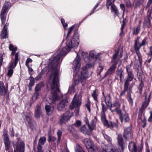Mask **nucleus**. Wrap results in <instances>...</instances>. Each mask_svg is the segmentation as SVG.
Wrapping results in <instances>:
<instances>
[{
	"label": "nucleus",
	"mask_w": 152,
	"mask_h": 152,
	"mask_svg": "<svg viewBox=\"0 0 152 152\" xmlns=\"http://www.w3.org/2000/svg\"><path fill=\"white\" fill-rule=\"evenodd\" d=\"M84 143L88 152H95L97 150V147L91 140L86 138L84 140Z\"/></svg>",
	"instance_id": "nucleus-4"
},
{
	"label": "nucleus",
	"mask_w": 152,
	"mask_h": 152,
	"mask_svg": "<svg viewBox=\"0 0 152 152\" xmlns=\"http://www.w3.org/2000/svg\"><path fill=\"white\" fill-rule=\"evenodd\" d=\"M150 116L148 118V121L149 122H151L152 121V111L150 112Z\"/></svg>",
	"instance_id": "nucleus-58"
},
{
	"label": "nucleus",
	"mask_w": 152,
	"mask_h": 152,
	"mask_svg": "<svg viewBox=\"0 0 152 152\" xmlns=\"http://www.w3.org/2000/svg\"><path fill=\"white\" fill-rule=\"evenodd\" d=\"M128 148L129 150L132 152H139V150H137L136 145L134 142H130L129 144Z\"/></svg>",
	"instance_id": "nucleus-19"
},
{
	"label": "nucleus",
	"mask_w": 152,
	"mask_h": 152,
	"mask_svg": "<svg viewBox=\"0 0 152 152\" xmlns=\"http://www.w3.org/2000/svg\"><path fill=\"white\" fill-rule=\"evenodd\" d=\"M46 69L45 68L43 69L41 72L39 73L38 76L36 77V80H38L41 78L42 76V75L46 71Z\"/></svg>",
	"instance_id": "nucleus-33"
},
{
	"label": "nucleus",
	"mask_w": 152,
	"mask_h": 152,
	"mask_svg": "<svg viewBox=\"0 0 152 152\" xmlns=\"http://www.w3.org/2000/svg\"><path fill=\"white\" fill-rule=\"evenodd\" d=\"M110 105L111 106L112 108H115L113 110H111V109H110L112 112L115 111L117 113H121L122 110H121L119 109L121 106V104L118 101H115L112 104H111Z\"/></svg>",
	"instance_id": "nucleus-15"
},
{
	"label": "nucleus",
	"mask_w": 152,
	"mask_h": 152,
	"mask_svg": "<svg viewBox=\"0 0 152 152\" xmlns=\"http://www.w3.org/2000/svg\"><path fill=\"white\" fill-rule=\"evenodd\" d=\"M80 132H85L86 130V128L85 125L83 126L80 128Z\"/></svg>",
	"instance_id": "nucleus-55"
},
{
	"label": "nucleus",
	"mask_w": 152,
	"mask_h": 152,
	"mask_svg": "<svg viewBox=\"0 0 152 152\" xmlns=\"http://www.w3.org/2000/svg\"><path fill=\"white\" fill-rule=\"evenodd\" d=\"M46 111L48 115L50 114L51 111L53 110V108L49 105H46L45 107Z\"/></svg>",
	"instance_id": "nucleus-32"
},
{
	"label": "nucleus",
	"mask_w": 152,
	"mask_h": 152,
	"mask_svg": "<svg viewBox=\"0 0 152 152\" xmlns=\"http://www.w3.org/2000/svg\"><path fill=\"white\" fill-rule=\"evenodd\" d=\"M97 96L98 95L96 93V91H93V92L92 94V96L94 100L96 101H97Z\"/></svg>",
	"instance_id": "nucleus-40"
},
{
	"label": "nucleus",
	"mask_w": 152,
	"mask_h": 152,
	"mask_svg": "<svg viewBox=\"0 0 152 152\" xmlns=\"http://www.w3.org/2000/svg\"><path fill=\"white\" fill-rule=\"evenodd\" d=\"M115 0H107L106 6L107 8L109 9V6H110L112 12H114L115 15H118V12L117 8L114 4Z\"/></svg>",
	"instance_id": "nucleus-12"
},
{
	"label": "nucleus",
	"mask_w": 152,
	"mask_h": 152,
	"mask_svg": "<svg viewBox=\"0 0 152 152\" xmlns=\"http://www.w3.org/2000/svg\"><path fill=\"white\" fill-rule=\"evenodd\" d=\"M101 120L104 125L110 127L111 129H113L115 131L117 130L118 128V124L117 123H113L112 122H108L106 119V117L104 112H101Z\"/></svg>",
	"instance_id": "nucleus-3"
},
{
	"label": "nucleus",
	"mask_w": 152,
	"mask_h": 152,
	"mask_svg": "<svg viewBox=\"0 0 152 152\" xmlns=\"http://www.w3.org/2000/svg\"><path fill=\"white\" fill-rule=\"evenodd\" d=\"M94 66L93 64H87L85 66H84L82 69V71L81 72L80 77H82L84 80L88 77V73L86 71L87 68H91Z\"/></svg>",
	"instance_id": "nucleus-11"
},
{
	"label": "nucleus",
	"mask_w": 152,
	"mask_h": 152,
	"mask_svg": "<svg viewBox=\"0 0 152 152\" xmlns=\"http://www.w3.org/2000/svg\"><path fill=\"white\" fill-rule=\"evenodd\" d=\"M68 101L67 98H65L59 102L57 105V109L59 111H63L66 106L68 105Z\"/></svg>",
	"instance_id": "nucleus-13"
},
{
	"label": "nucleus",
	"mask_w": 152,
	"mask_h": 152,
	"mask_svg": "<svg viewBox=\"0 0 152 152\" xmlns=\"http://www.w3.org/2000/svg\"><path fill=\"white\" fill-rule=\"evenodd\" d=\"M104 100L106 105L107 106H110V105L111 104L110 96L109 95L107 94L104 96Z\"/></svg>",
	"instance_id": "nucleus-26"
},
{
	"label": "nucleus",
	"mask_w": 152,
	"mask_h": 152,
	"mask_svg": "<svg viewBox=\"0 0 152 152\" xmlns=\"http://www.w3.org/2000/svg\"><path fill=\"white\" fill-rule=\"evenodd\" d=\"M137 56L138 57V60L140 62V64L141 65L142 63V56L140 51H137L136 52Z\"/></svg>",
	"instance_id": "nucleus-35"
},
{
	"label": "nucleus",
	"mask_w": 152,
	"mask_h": 152,
	"mask_svg": "<svg viewBox=\"0 0 152 152\" xmlns=\"http://www.w3.org/2000/svg\"><path fill=\"white\" fill-rule=\"evenodd\" d=\"M17 142H13V145L14 150L18 151L19 152H24L25 150V144L19 138H17Z\"/></svg>",
	"instance_id": "nucleus-5"
},
{
	"label": "nucleus",
	"mask_w": 152,
	"mask_h": 152,
	"mask_svg": "<svg viewBox=\"0 0 152 152\" xmlns=\"http://www.w3.org/2000/svg\"><path fill=\"white\" fill-rule=\"evenodd\" d=\"M141 47H140V45L139 44V46L137 45L136 46H134V49L136 51V52L137 51H139V50Z\"/></svg>",
	"instance_id": "nucleus-59"
},
{
	"label": "nucleus",
	"mask_w": 152,
	"mask_h": 152,
	"mask_svg": "<svg viewBox=\"0 0 152 152\" xmlns=\"http://www.w3.org/2000/svg\"><path fill=\"white\" fill-rule=\"evenodd\" d=\"M151 19H148L146 18L145 19V21L143 23V26H147L149 27L150 26V20Z\"/></svg>",
	"instance_id": "nucleus-30"
},
{
	"label": "nucleus",
	"mask_w": 152,
	"mask_h": 152,
	"mask_svg": "<svg viewBox=\"0 0 152 152\" xmlns=\"http://www.w3.org/2000/svg\"><path fill=\"white\" fill-rule=\"evenodd\" d=\"M125 24V23L124 22V19L123 21V24H122L121 27V33L120 34V35H121L122 33H123V30L124 27V26Z\"/></svg>",
	"instance_id": "nucleus-49"
},
{
	"label": "nucleus",
	"mask_w": 152,
	"mask_h": 152,
	"mask_svg": "<svg viewBox=\"0 0 152 152\" xmlns=\"http://www.w3.org/2000/svg\"><path fill=\"white\" fill-rule=\"evenodd\" d=\"M7 10L3 7L2 10L1 12V15L2 14L3 15H5V12Z\"/></svg>",
	"instance_id": "nucleus-61"
},
{
	"label": "nucleus",
	"mask_w": 152,
	"mask_h": 152,
	"mask_svg": "<svg viewBox=\"0 0 152 152\" xmlns=\"http://www.w3.org/2000/svg\"><path fill=\"white\" fill-rule=\"evenodd\" d=\"M72 116V114L69 111H67L60 118L59 123L61 125L65 123L69 120Z\"/></svg>",
	"instance_id": "nucleus-14"
},
{
	"label": "nucleus",
	"mask_w": 152,
	"mask_h": 152,
	"mask_svg": "<svg viewBox=\"0 0 152 152\" xmlns=\"http://www.w3.org/2000/svg\"><path fill=\"white\" fill-rule=\"evenodd\" d=\"M81 124V121H77L75 122L74 123V125L75 126L79 127L80 126Z\"/></svg>",
	"instance_id": "nucleus-51"
},
{
	"label": "nucleus",
	"mask_w": 152,
	"mask_h": 152,
	"mask_svg": "<svg viewBox=\"0 0 152 152\" xmlns=\"http://www.w3.org/2000/svg\"><path fill=\"white\" fill-rule=\"evenodd\" d=\"M144 84L142 82L140 83L138 88V91H139V92L140 94H142V88Z\"/></svg>",
	"instance_id": "nucleus-37"
},
{
	"label": "nucleus",
	"mask_w": 152,
	"mask_h": 152,
	"mask_svg": "<svg viewBox=\"0 0 152 152\" xmlns=\"http://www.w3.org/2000/svg\"><path fill=\"white\" fill-rule=\"evenodd\" d=\"M76 152H83V150L82 148L79 145H77L75 148Z\"/></svg>",
	"instance_id": "nucleus-38"
},
{
	"label": "nucleus",
	"mask_w": 152,
	"mask_h": 152,
	"mask_svg": "<svg viewBox=\"0 0 152 152\" xmlns=\"http://www.w3.org/2000/svg\"><path fill=\"white\" fill-rule=\"evenodd\" d=\"M126 71L127 73H132V70L131 69V66L130 65H127L126 67Z\"/></svg>",
	"instance_id": "nucleus-42"
},
{
	"label": "nucleus",
	"mask_w": 152,
	"mask_h": 152,
	"mask_svg": "<svg viewBox=\"0 0 152 152\" xmlns=\"http://www.w3.org/2000/svg\"><path fill=\"white\" fill-rule=\"evenodd\" d=\"M151 95V93L150 92L149 94L148 98H147V94H145V101L143 102L142 107L140 109V110L142 111L143 109H145L148 105L150 102V98Z\"/></svg>",
	"instance_id": "nucleus-16"
},
{
	"label": "nucleus",
	"mask_w": 152,
	"mask_h": 152,
	"mask_svg": "<svg viewBox=\"0 0 152 152\" xmlns=\"http://www.w3.org/2000/svg\"><path fill=\"white\" fill-rule=\"evenodd\" d=\"M132 84L130 85V86L129 88V90L127 92V97L131 96V93L132 92Z\"/></svg>",
	"instance_id": "nucleus-44"
},
{
	"label": "nucleus",
	"mask_w": 152,
	"mask_h": 152,
	"mask_svg": "<svg viewBox=\"0 0 152 152\" xmlns=\"http://www.w3.org/2000/svg\"><path fill=\"white\" fill-rule=\"evenodd\" d=\"M102 152H107V147L105 145H103L102 146Z\"/></svg>",
	"instance_id": "nucleus-48"
},
{
	"label": "nucleus",
	"mask_w": 152,
	"mask_h": 152,
	"mask_svg": "<svg viewBox=\"0 0 152 152\" xmlns=\"http://www.w3.org/2000/svg\"><path fill=\"white\" fill-rule=\"evenodd\" d=\"M42 147L40 144L38 143L37 147L38 152H43L42 151Z\"/></svg>",
	"instance_id": "nucleus-52"
},
{
	"label": "nucleus",
	"mask_w": 152,
	"mask_h": 152,
	"mask_svg": "<svg viewBox=\"0 0 152 152\" xmlns=\"http://www.w3.org/2000/svg\"><path fill=\"white\" fill-rule=\"evenodd\" d=\"M152 3V0H148V2L146 6V8L149 7Z\"/></svg>",
	"instance_id": "nucleus-62"
},
{
	"label": "nucleus",
	"mask_w": 152,
	"mask_h": 152,
	"mask_svg": "<svg viewBox=\"0 0 152 152\" xmlns=\"http://www.w3.org/2000/svg\"><path fill=\"white\" fill-rule=\"evenodd\" d=\"M117 139L118 140V144L119 145V148L121 149L120 152H123L124 150V147L123 145V140L122 136L121 134H119L118 135Z\"/></svg>",
	"instance_id": "nucleus-17"
},
{
	"label": "nucleus",
	"mask_w": 152,
	"mask_h": 152,
	"mask_svg": "<svg viewBox=\"0 0 152 152\" xmlns=\"http://www.w3.org/2000/svg\"><path fill=\"white\" fill-rule=\"evenodd\" d=\"M44 86L43 82H41L37 84L35 88V92L32 97V99L35 102L37 99L39 95L38 91H40L41 88Z\"/></svg>",
	"instance_id": "nucleus-8"
},
{
	"label": "nucleus",
	"mask_w": 152,
	"mask_h": 152,
	"mask_svg": "<svg viewBox=\"0 0 152 152\" xmlns=\"http://www.w3.org/2000/svg\"><path fill=\"white\" fill-rule=\"evenodd\" d=\"M42 111L41 109V106L39 105H37L35 111V116L37 118H39L42 114Z\"/></svg>",
	"instance_id": "nucleus-22"
},
{
	"label": "nucleus",
	"mask_w": 152,
	"mask_h": 152,
	"mask_svg": "<svg viewBox=\"0 0 152 152\" xmlns=\"http://www.w3.org/2000/svg\"><path fill=\"white\" fill-rule=\"evenodd\" d=\"M80 58L78 56V54H77V56L73 61V63L72 68L75 73V75L74 74L73 75L74 80L68 90V91L70 93L74 92L75 86L79 82L82 83L84 80L83 79L82 77H80L79 75H78L77 73V72L78 71L80 66Z\"/></svg>",
	"instance_id": "nucleus-2"
},
{
	"label": "nucleus",
	"mask_w": 152,
	"mask_h": 152,
	"mask_svg": "<svg viewBox=\"0 0 152 152\" xmlns=\"http://www.w3.org/2000/svg\"><path fill=\"white\" fill-rule=\"evenodd\" d=\"M120 6L121 9L122 10L123 12H124L125 10V8L124 4H120Z\"/></svg>",
	"instance_id": "nucleus-57"
},
{
	"label": "nucleus",
	"mask_w": 152,
	"mask_h": 152,
	"mask_svg": "<svg viewBox=\"0 0 152 152\" xmlns=\"http://www.w3.org/2000/svg\"><path fill=\"white\" fill-rule=\"evenodd\" d=\"M30 83L29 84L28 87L29 88V91H30L32 89V87L34 85V79L31 76H30L29 78Z\"/></svg>",
	"instance_id": "nucleus-28"
},
{
	"label": "nucleus",
	"mask_w": 152,
	"mask_h": 152,
	"mask_svg": "<svg viewBox=\"0 0 152 152\" xmlns=\"http://www.w3.org/2000/svg\"><path fill=\"white\" fill-rule=\"evenodd\" d=\"M118 54V52H116L113 55L112 61L114 64L112 65L107 71L105 73L104 77L108 74H111L113 73L115 71L116 67L117 61L116 60V58Z\"/></svg>",
	"instance_id": "nucleus-6"
},
{
	"label": "nucleus",
	"mask_w": 152,
	"mask_h": 152,
	"mask_svg": "<svg viewBox=\"0 0 152 152\" xmlns=\"http://www.w3.org/2000/svg\"><path fill=\"white\" fill-rule=\"evenodd\" d=\"M10 2L7 1L6 2L4 3L3 7L7 10L9 7H10Z\"/></svg>",
	"instance_id": "nucleus-45"
},
{
	"label": "nucleus",
	"mask_w": 152,
	"mask_h": 152,
	"mask_svg": "<svg viewBox=\"0 0 152 152\" xmlns=\"http://www.w3.org/2000/svg\"><path fill=\"white\" fill-rule=\"evenodd\" d=\"M125 4L126 6L128 8H130L132 6V4L130 1L129 0H126Z\"/></svg>",
	"instance_id": "nucleus-41"
},
{
	"label": "nucleus",
	"mask_w": 152,
	"mask_h": 152,
	"mask_svg": "<svg viewBox=\"0 0 152 152\" xmlns=\"http://www.w3.org/2000/svg\"><path fill=\"white\" fill-rule=\"evenodd\" d=\"M100 54L99 53H96L94 50H92L90 52L89 56L92 58L96 60L99 58Z\"/></svg>",
	"instance_id": "nucleus-23"
},
{
	"label": "nucleus",
	"mask_w": 152,
	"mask_h": 152,
	"mask_svg": "<svg viewBox=\"0 0 152 152\" xmlns=\"http://www.w3.org/2000/svg\"><path fill=\"white\" fill-rule=\"evenodd\" d=\"M74 27L75 26L73 25L71 26L70 28H69V30L67 35V37H68L69 34L71 33L72 31L73 30Z\"/></svg>",
	"instance_id": "nucleus-50"
},
{
	"label": "nucleus",
	"mask_w": 152,
	"mask_h": 152,
	"mask_svg": "<svg viewBox=\"0 0 152 152\" xmlns=\"http://www.w3.org/2000/svg\"><path fill=\"white\" fill-rule=\"evenodd\" d=\"M78 34L77 32L75 34L72 41L67 39L66 42V46L63 48L60 51L58 50L57 54H55L53 58L50 62L48 65L49 70L52 72V73L50 77L47 85H49L53 90L52 92V97L51 99H58V95L57 92H59V72L58 69L59 65L60 60H62V57L64 56L67 53L68 50L72 48L77 46L79 43Z\"/></svg>",
	"instance_id": "nucleus-1"
},
{
	"label": "nucleus",
	"mask_w": 152,
	"mask_h": 152,
	"mask_svg": "<svg viewBox=\"0 0 152 152\" xmlns=\"http://www.w3.org/2000/svg\"><path fill=\"white\" fill-rule=\"evenodd\" d=\"M79 96H78L77 94H75L74 97L71 104L70 105V109L72 110L74 108H78L81 104Z\"/></svg>",
	"instance_id": "nucleus-7"
},
{
	"label": "nucleus",
	"mask_w": 152,
	"mask_h": 152,
	"mask_svg": "<svg viewBox=\"0 0 152 152\" xmlns=\"http://www.w3.org/2000/svg\"><path fill=\"white\" fill-rule=\"evenodd\" d=\"M134 78V75L132 73H128L124 85L129 86L130 82L132 81Z\"/></svg>",
	"instance_id": "nucleus-20"
},
{
	"label": "nucleus",
	"mask_w": 152,
	"mask_h": 152,
	"mask_svg": "<svg viewBox=\"0 0 152 152\" xmlns=\"http://www.w3.org/2000/svg\"><path fill=\"white\" fill-rule=\"evenodd\" d=\"M32 59L30 58H28L26 61L25 64L26 66L28 68H29V63H31L32 61Z\"/></svg>",
	"instance_id": "nucleus-46"
},
{
	"label": "nucleus",
	"mask_w": 152,
	"mask_h": 152,
	"mask_svg": "<svg viewBox=\"0 0 152 152\" xmlns=\"http://www.w3.org/2000/svg\"><path fill=\"white\" fill-rule=\"evenodd\" d=\"M152 9L151 8H149L148 9L147 11V15L146 18L148 19H151V15Z\"/></svg>",
	"instance_id": "nucleus-39"
},
{
	"label": "nucleus",
	"mask_w": 152,
	"mask_h": 152,
	"mask_svg": "<svg viewBox=\"0 0 152 152\" xmlns=\"http://www.w3.org/2000/svg\"><path fill=\"white\" fill-rule=\"evenodd\" d=\"M122 110L120 113H118L119 115V118L122 123L128 122L129 120L128 114L125 110V106L123 105L122 107Z\"/></svg>",
	"instance_id": "nucleus-10"
},
{
	"label": "nucleus",
	"mask_w": 152,
	"mask_h": 152,
	"mask_svg": "<svg viewBox=\"0 0 152 152\" xmlns=\"http://www.w3.org/2000/svg\"><path fill=\"white\" fill-rule=\"evenodd\" d=\"M117 75L120 77V80L121 83H123L124 78V73L121 70H118L116 71Z\"/></svg>",
	"instance_id": "nucleus-25"
},
{
	"label": "nucleus",
	"mask_w": 152,
	"mask_h": 152,
	"mask_svg": "<svg viewBox=\"0 0 152 152\" xmlns=\"http://www.w3.org/2000/svg\"><path fill=\"white\" fill-rule=\"evenodd\" d=\"M90 103H88L87 104H86V107L87 108L89 112L91 111V109L90 108Z\"/></svg>",
	"instance_id": "nucleus-63"
},
{
	"label": "nucleus",
	"mask_w": 152,
	"mask_h": 152,
	"mask_svg": "<svg viewBox=\"0 0 152 152\" xmlns=\"http://www.w3.org/2000/svg\"><path fill=\"white\" fill-rule=\"evenodd\" d=\"M46 140V139L45 137H43L40 138L39 140L38 143L40 144L43 145L44 144Z\"/></svg>",
	"instance_id": "nucleus-36"
},
{
	"label": "nucleus",
	"mask_w": 152,
	"mask_h": 152,
	"mask_svg": "<svg viewBox=\"0 0 152 152\" xmlns=\"http://www.w3.org/2000/svg\"><path fill=\"white\" fill-rule=\"evenodd\" d=\"M146 39L145 38L142 41L141 43H140V47H141L142 46L145 45L146 44Z\"/></svg>",
	"instance_id": "nucleus-53"
},
{
	"label": "nucleus",
	"mask_w": 152,
	"mask_h": 152,
	"mask_svg": "<svg viewBox=\"0 0 152 152\" xmlns=\"http://www.w3.org/2000/svg\"><path fill=\"white\" fill-rule=\"evenodd\" d=\"M132 132V130L131 126L128 127L124 130L125 133H130Z\"/></svg>",
	"instance_id": "nucleus-43"
},
{
	"label": "nucleus",
	"mask_w": 152,
	"mask_h": 152,
	"mask_svg": "<svg viewBox=\"0 0 152 152\" xmlns=\"http://www.w3.org/2000/svg\"><path fill=\"white\" fill-rule=\"evenodd\" d=\"M140 26H138L136 28H134L133 30V34L137 35L140 31Z\"/></svg>",
	"instance_id": "nucleus-34"
},
{
	"label": "nucleus",
	"mask_w": 152,
	"mask_h": 152,
	"mask_svg": "<svg viewBox=\"0 0 152 152\" xmlns=\"http://www.w3.org/2000/svg\"><path fill=\"white\" fill-rule=\"evenodd\" d=\"M13 73V70L12 69H9L8 70V75L11 77Z\"/></svg>",
	"instance_id": "nucleus-56"
},
{
	"label": "nucleus",
	"mask_w": 152,
	"mask_h": 152,
	"mask_svg": "<svg viewBox=\"0 0 152 152\" xmlns=\"http://www.w3.org/2000/svg\"><path fill=\"white\" fill-rule=\"evenodd\" d=\"M56 140V138L53 137L49 136L48 141H54Z\"/></svg>",
	"instance_id": "nucleus-54"
},
{
	"label": "nucleus",
	"mask_w": 152,
	"mask_h": 152,
	"mask_svg": "<svg viewBox=\"0 0 152 152\" xmlns=\"http://www.w3.org/2000/svg\"><path fill=\"white\" fill-rule=\"evenodd\" d=\"M22 116L24 119L26 124L30 127L32 126L33 125V122L30 114L24 112L22 113Z\"/></svg>",
	"instance_id": "nucleus-9"
},
{
	"label": "nucleus",
	"mask_w": 152,
	"mask_h": 152,
	"mask_svg": "<svg viewBox=\"0 0 152 152\" xmlns=\"http://www.w3.org/2000/svg\"><path fill=\"white\" fill-rule=\"evenodd\" d=\"M138 123L141 122V124H142V126L144 128L146 124V119L144 117L142 118V116L141 115H139L138 116Z\"/></svg>",
	"instance_id": "nucleus-24"
},
{
	"label": "nucleus",
	"mask_w": 152,
	"mask_h": 152,
	"mask_svg": "<svg viewBox=\"0 0 152 152\" xmlns=\"http://www.w3.org/2000/svg\"><path fill=\"white\" fill-rule=\"evenodd\" d=\"M4 142L5 145V149L8 150L10 146V142L9 141V137L7 134H3Z\"/></svg>",
	"instance_id": "nucleus-18"
},
{
	"label": "nucleus",
	"mask_w": 152,
	"mask_h": 152,
	"mask_svg": "<svg viewBox=\"0 0 152 152\" xmlns=\"http://www.w3.org/2000/svg\"><path fill=\"white\" fill-rule=\"evenodd\" d=\"M110 152H118V151L115 148H111Z\"/></svg>",
	"instance_id": "nucleus-64"
},
{
	"label": "nucleus",
	"mask_w": 152,
	"mask_h": 152,
	"mask_svg": "<svg viewBox=\"0 0 152 152\" xmlns=\"http://www.w3.org/2000/svg\"><path fill=\"white\" fill-rule=\"evenodd\" d=\"M97 120L96 117H95L94 118L91 120L90 124L88 121V128L90 131H91L94 129L95 127L96 126Z\"/></svg>",
	"instance_id": "nucleus-21"
},
{
	"label": "nucleus",
	"mask_w": 152,
	"mask_h": 152,
	"mask_svg": "<svg viewBox=\"0 0 152 152\" xmlns=\"http://www.w3.org/2000/svg\"><path fill=\"white\" fill-rule=\"evenodd\" d=\"M1 20L2 23L3 24L5 23V22L6 17L5 15H1Z\"/></svg>",
	"instance_id": "nucleus-47"
},
{
	"label": "nucleus",
	"mask_w": 152,
	"mask_h": 152,
	"mask_svg": "<svg viewBox=\"0 0 152 152\" xmlns=\"http://www.w3.org/2000/svg\"><path fill=\"white\" fill-rule=\"evenodd\" d=\"M129 89V86L124 85V89L120 92L119 96L120 99L121 100V97L124 95L126 91H128Z\"/></svg>",
	"instance_id": "nucleus-29"
},
{
	"label": "nucleus",
	"mask_w": 152,
	"mask_h": 152,
	"mask_svg": "<svg viewBox=\"0 0 152 152\" xmlns=\"http://www.w3.org/2000/svg\"><path fill=\"white\" fill-rule=\"evenodd\" d=\"M108 106L104 105L103 104L102 105V112H104V111H106V110L107 109V107Z\"/></svg>",
	"instance_id": "nucleus-60"
},
{
	"label": "nucleus",
	"mask_w": 152,
	"mask_h": 152,
	"mask_svg": "<svg viewBox=\"0 0 152 152\" xmlns=\"http://www.w3.org/2000/svg\"><path fill=\"white\" fill-rule=\"evenodd\" d=\"M18 53H16L15 54V59L14 61V66H13V63L10 66L11 67L14 68L16 65L18 61Z\"/></svg>",
	"instance_id": "nucleus-31"
},
{
	"label": "nucleus",
	"mask_w": 152,
	"mask_h": 152,
	"mask_svg": "<svg viewBox=\"0 0 152 152\" xmlns=\"http://www.w3.org/2000/svg\"><path fill=\"white\" fill-rule=\"evenodd\" d=\"M6 26H4L1 34V36L4 39H5L7 37V29H6Z\"/></svg>",
	"instance_id": "nucleus-27"
}]
</instances>
